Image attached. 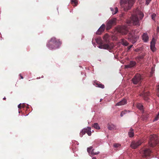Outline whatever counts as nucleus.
Here are the masks:
<instances>
[{
  "mask_svg": "<svg viewBox=\"0 0 159 159\" xmlns=\"http://www.w3.org/2000/svg\"><path fill=\"white\" fill-rule=\"evenodd\" d=\"M138 16H139L140 20L142 19L144 16L143 13L139 10H135L134 14L132 15L131 16L129 20H127V23L128 25L132 24L134 25L137 26L140 25V22L138 18Z\"/></svg>",
  "mask_w": 159,
  "mask_h": 159,
  "instance_id": "f257e3e1",
  "label": "nucleus"
},
{
  "mask_svg": "<svg viewBox=\"0 0 159 159\" xmlns=\"http://www.w3.org/2000/svg\"><path fill=\"white\" fill-rule=\"evenodd\" d=\"M136 0H120V4L125 11H127L133 6Z\"/></svg>",
  "mask_w": 159,
  "mask_h": 159,
  "instance_id": "f03ea898",
  "label": "nucleus"
},
{
  "mask_svg": "<svg viewBox=\"0 0 159 159\" xmlns=\"http://www.w3.org/2000/svg\"><path fill=\"white\" fill-rule=\"evenodd\" d=\"M61 44L59 39L54 37L51 38L48 43L47 46L50 49L58 48Z\"/></svg>",
  "mask_w": 159,
  "mask_h": 159,
  "instance_id": "7ed1b4c3",
  "label": "nucleus"
},
{
  "mask_svg": "<svg viewBox=\"0 0 159 159\" xmlns=\"http://www.w3.org/2000/svg\"><path fill=\"white\" fill-rule=\"evenodd\" d=\"M136 31H137V33H138V31L137 30H132L130 33H129L128 37L126 38L133 43H134L136 42L139 37L137 34H135V33Z\"/></svg>",
  "mask_w": 159,
  "mask_h": 159,
  "instance_id": "20e7f679",
  "label": "nucleus"
},
{
  "mask_svg": "<svg viewBox=\"0 0 159 159\" xmlns=\"http://www.w3.org/2000/svg\"><path fill=\"white\" fill-rule=\"evenodd\" d=\"M148 143L149 146L151 147H153L159 143V139L158 136L155 134L151 135L149 137Z\"/></svg>",
  "mask_w": 159,
  "mask_h": 159,
  "instance_id": "39448f33",
  "label": "nucleus"
},
{
  "mask_svg": "<svg viewBox=\"0 0 159 159\" xmlns=\"http://www.w3.org/2000/svg\"><path fill=\"white\" fill-rule=\"evenodd\" d=\"M129 27L126 25L124 26H120L117 28V30L118 32L123 35L127 34L129 31Z\"/></svg>",
  "mask_w": 159,
  "mask_h": 159,
  "instance_id": "423d86ee",
  "label": "nucleus"
},
{
  "mask_svg": "<svg viewBox=\"0 0 159 159\" xmlns=\"http://www.w3.org/2000/svg\"><path fill=\"white\" fill-rule=\"evenodd\" d=\"M116 23V19L114 18L109 20L106 24V29L107 30L110 29L114 25H115Z\"/></svg>",
  "mask_w": 159,
  "mask_h": 159,
  "instance_id": "0eeeda50",
  "label": "nucleus"
},
{
  "mask_svg": "<svg viewBox=\"0 0 159 159\" xmlns=\"http://www.w3.org/2000/svg\"><path fill=\"white\" fill-rule=\"evenodd\" d=\"M142 79L141 75L140 74H137L132 78V80L134 84H136L140 83Z\"/></svg>",
  "mask_w": 159,
  "mask_h": 159,
  "instance_id": "6e6552de",
  "label": "nucleus"
},
{
  "mask_svg": "<svg viewBox=\"0 0 159 159\" xmlns=\"http://www.w3.org/2000/svg\"><path fill=\"white\" fill-rule=\"evenodd\" d=\"M91 128L90 127H87L86 129H84L82 130L80 133V136L82 137L83 135L86 133H87L89 136L91 135Z\"/></svg>",
  "mask_w": 159,
  "mask_h": 159,
  "instance_id": "1a4fd4ad",
  "label": "nucleus"
},
{
  "mask_svg": "<svg viewBox=\"0 0 159 159\" xmlns=\"http://www.w3.org/2000/svg\"><path fill=\"white\" fill-rule=\"evenodd\" d=\"M142 143V142L141 140H139L138 141H134L131 143L130 146L132 148L135 149L140 145Z\"/></svg>",
  "mask_w": 159,
  "mask_h": 159,
  "instance_id": "9d476101",
  "label": "nucleus"
},
{
  "mask_svg": "<svg viewBox=\"0 0 159 159\" xmlns=\"http://www.w3.org/2000/svg\"><path fill=\"white\" fill-rule=\"evenodd\" d=\"M105 28V25L104 24H102L96 32V34L98 35L101 34L104 31Z\"/></svg>",
  "mask_w": 159,
  "mask_h": 159,
  "instance_id": "9b49d317",
  "label": "nucleus"
},
{
  "mask_svg": "<svg viewBox=\"0 0 159 159\" xmlns=\"http://www.w3.org/2000/svg\"><path fill=\"white\" fill-rule=\"evenodd\" d=\"M143 156L146 157L150 155L151 153V151L149 148H145L142 150Z\"/></svg>",
  "mask_w": 159,
  "mask_h": 159,
  "instance_id": "f8f14e48",
  "label": "nucleus"
},
{
  "mask_svg": "<svg viewBox=\"0 0 159 159\" xmlns=\"http://www.w3.org/2000/svg\"><path fill=\"white\" fill-rule=\"evenodd\" d=\"M136 64V62L133 61H131L129 62V63L127 65H125V68H131L134 67L135 66Z\"/></svg>",
  "mask_w": 159,
  "mask_h": 159,
  "instance_id": "ddd939ff",
  "label": "nucleus"
},
{
  "mask_svg": "<svg viewBox=\"0 0 159 159\" xmlns=\"http://www.w3.org/2000/svg\"><path fill=\"white\" fill-rule=\"evenodd\" d=\"M142 95L143 96L144 99L146 101L148 100V96L150 95V93L148 92L143 91L141 93Z\"/></svg>",
  "mask_w": 159,
  "mask_h": 159,
  "instance_id": "4468645a",
  "label": "nucleus"
},
{
  "mask_svg": "<svg viewBox=\"0 0 159 159\" xmlns=\"http://www.w3.org/2000/svg\"><path fill=\"white\" fill-rule=\"evenodd\" d=\"M155 39L153 38L151 42L150 47L151 50L154 52L156 50V48L155 47Z\"/></svg>",
  "mask_w": 159,
  "mask_h": 159,
  "instance_id": "2eb2a0df",
  "label": "nucleus"
},
{
  "mask_svg": "<svg viewBox=\"0 0 159 159\" xmlns=\"http://www.w3.org/2000/svg\"><path fill=\"white\" fill-rule=\"evenodd\" d=\"M99 48L101 49H110L111 48V47L109 44H106L99 45Z\"/></svg>",
  "mask_w": 159,
  "mask_h": 159,
  "instance_id": "dca6fc26",
  "label": "nucleus"
},
{
  "mask_svg": "<svg viewBox=\"0 0 159 159\" xmlns=\"http://www.w3.org/2000/svg\"><path fill=\"white\" fill-rule=\"evenodd\" d=\"M143 40L145 42H147L149 39V37L146 33H144L142 36Z\"/></svg>",
  "mask_w": 159,
  "mask_h": 159,
  "instance_id": "f3484780",
  "label": "nucleus"
},
{
  "mask_svg": "<svg viewBox=\"0 0 159 159\" xmlns=\"http://www.w3.org/2000/svg\"><path fill=\"white\" fill-rule=\"evenodd\" d=\"M127 103V101L125 99H123L119 102L117 103L116 106H121Z\"/></svg>",
  "mask_w": 159,
  "mask_h": 159,
  "instance_id": "a211bd4d",
  "label": "nucleus"
},
{
  "mask_svg": "<svg viewBox=\"0 0 159 159\" xmlns=\"http://www.w3.org/2000/svg\"><path fill=\"white\" fill-rule=\"evenodd\" d=\"M107 128L110 130H113L116 129V126L111 123H108L107 124Z\"/></svg>",
  "mask_w": 159,
  "mask_h": 159,
  "instance_id": "6ab92c4d",
  "label": "nucleus"
},
{
  "mask_svg": "<svg viewBox=\"0 0 159 159\" xmlns=\"http://www.w3.org/2000/svg\"><path fill=\"white\" fill-rule=\"evenodd\" d=\"M134 130L131 128L130 129L129 131L128 132V135L130 137H132L134 136Z\"/></svg>",
  "mask_w": 159,
  "mask_h": 159,
  "instance_id": "aec40b11",
  "label": "nucleus"
},
{
  "mask_svg": "<svg viewBox=\"0 0 159 159\" xmlns=\"http://www.w3.org/2000/svg\"><path fill=\"white\" fill-rule=\"evenodd\" d=\"M121 43L123 45L125 46H127L129 44L128 42L124 39H121Z\"/></svg>",
  "mask_w": 159,
  "mask_h": 159,
  "instance_id": "412c9836",
  "label": "nucleus"
},
{
  "mask_svg": "<svg viewBox=\"0 0 159 159\" xmlns=\"http://www.w3.org/2000/svg\"><path fill=\"white\" fill-rule=\"evenodd\" d=\"M137 107L139 110H141V111H143V106L142 104L140 103L138 104L137 105Z\"/></svg>",
  "mask_w": 159,
  "mask_h": 159,
  "instance_id": "4be33fe9",
  "label": "nucleus"
},
{
  "mask_svg": "<svg viewBox=\"0 0 159 159\" xmlns=\"http://www.w3.org/2000/svg\"><path fill=\"white\" fill-rule=\"evenodd\" d=\"M112 12V13L113 14H116L118 11V8L117 7H116L115 8V11H114V9L112 8H110Z\"/></svg>",
  "mask_w": 159,
  "mask_h": 159,
  "instance_id": "5701e85b",
  "label": "nucleus"
},
{
  "mask_svg": "<svg viewBox=\"0 0 159 159\" xmlns=\"http://www.w3.org/2000/svg\"><path fill=\"white\" fill-rule=\"evenodd\" d=\"M129 111L125 110L124 111H121L120 113V116L121 117H122L124 115L126 114L127 113H129Z\"/></svg>",
  "mask_w": 159,
  "mask_h": 159,
  "instance_id": "b1692460",
  "label": "nucleus"
},
{
  "mask_svg": "<svg viewBox=\"0 0 159 159\" xmlns=\"http://www.w3.org/2000/svg\"><path fill=\"white\" fill-rule=\"evenodd\" d=\"M92 127L97 129H100V127L97 123H95L92 126Z\"/></svg>",
  "mask_w": 159,
  "mask_h": 159,
  "instance_id": "393cba45",
  "label": "nucleus"
},
{
  "mask_svg": "<svg viewBox=\"0 0 159 159\" xmlns=\"http://www.w3.org/2000/svg\"><path fill=\"white\" fill-rule=\"evenodd\" d=\"M99 152H94L93 151V150H92L91 152L90 153V154L93 156L95 155H97L99 154Z\"/></svg>",
  "mask_w": 159,
  "mask_h": 159,
  "instance_id": "a878e982",
  "label": "nucleus"
},
{
  "mask_svg": "<svg viewBox=\"0 0 159 159\" xmlns=\"http://www.w3.org/2000/svg\"><path fill=\"white\" fill-rule=\"evenodd\" d=\"M99 87L101 88H104V85L100 83H97L96 84Z\"/></svg>",
  "mask_w": 159,
  "mask_h": 159,
  "instance_id": "bb28decb",
  "label": "nucleus"
},
{
  "mask_svg": "<svg viewBox=\"0 0 159 159\" xmlns=\"http://www.w3.org/2000/svg\"><path fill=\"white\" fill-rule=\"evenodd\" d=\"M71 2L72 4H75V6H76L78 4L77 0H71Z\"/></svg>",
  "mask_w": 159,
  "mask_h": 159,
  "instance_id": "cd10ccee",
  "label": "nucleus"
},
{
  "mask_svg": "<svg viewBox=\"0 0 159 159\" xmlns=\"http://www.w3.org/2000/svg\"><path fill=\"white\" fill-rule=\"evenodd\" d=\"M108 37V35L106 34L104 36L103 38L105 41H107Z\"/></svg>",
  "mask_w": 159,
  "mask_h": 159,
  "instance_id": "c85d7f7f",
  "label": "nucleus"
},
{
  "mask_svg": "<svg viewBox=\"0 0 159 159\" xmlns=\"http://www.w3.org/2000/svg\"><path fill=\"white\" fill-rule=\"evenodd\" d=\"M159 119V111L158 114L157 115V116L155 117V118L154 119V121H156L158 120V119Z\"/></svg>",
  "mask_w": 159,
  "mask_h": 159,
  "instance_id": "c756f323",
  "label": "nucleus"
},
{
  "mask_svg": "<svg viewBox=\"0 0 159 159\" xmlns=\"http://www.w3.org/2000/svg\"><path fill=\"white\" fill-rule=\"evenodd\" d=\"M157 96L159 97V84L158 85V86L157 87Z\"/></svg>",
  "mask_w": 159,
  "mask_h": 159,
  "instance_id": "7c9ffc66",
  "label": "nucleus"
},
{
  "mask_svg": "<svg viewBox=\"0 0 159 159\" xmlns=\"http://www.w3.org/2000/svg\"><path fill=\"white\" fill-rule=\"evenodd\" d=\"M92 148H93V147L91 146L88 148L87 151L89 153H90L91 152V150L92 149Z\"/></svg>",
  "mask_w": 159,
  "mask_h": 159,
  "instance_id": "2f4dec72",
  "label": "nucleus"
},
{
  "mask_svg": "<svg viewBox=\"0 0 159 159\" xmlns=\"http://www.w3.org/2000/svg\"><path fill=\"white\" fill-rule=\"evenodd\" d=\"M120 146V145L119 143L114 144L113 145L114 147L115 148H118Z\"/></svg>",
  "mask_w": 159,
  "mask_h": 159,
  "instance_id": "473e14b6",
  "label": "nucleus"
},
{
  "mask_svg": "<svg viewBox=\"0 0 159 159\" xmlns=\"http://www.w3.org/2000/svg\"><path fill=\"white\" fill-rule=\"evenodd\" d=\"M156 15L155 14H153L151 15L152 18V20H154L155 17L156 16Z\"/></svg>",
  "mask_w": 159,
  "mask_h": 159,
  "instance_id": "72a5a7b5",
  "label": "nucleus"
},
{
  "mask_svg": "<svg viewBox=\"0 0 159 159\" xmlns=\"http://www.w3.org/2000/svg\"><path fill=\"white\" fill-rule=\"evenodd\" d=\"M143 56H139L138 57V58L139 59H142L143 58Z\"/></svg>",
  "mask_w": 159,
  "mask_h": 159,
  "instance_id": "f704fd0d",
  "label": "nucleus"
},
{
  "mask_svg": "<svg viewBox=\"0 0 159 159\" xmlns=\"http://www.w3.org/2000/svg\"><path fill=\"white\" fill-rule=\"evenodd\" d=\"M151 1V0H146V4L148 5Z\"/></svg>",
  "mask_w": 159,
  "mask_h": 159,
  "instance_id": "c9c22d12",
  "label": "nucleus"
},
{
  "mask_svg": "<svg viewBox=\"0 0 159 159\" xmlns=\"http://www.w3.org/2000/svg\"><path fill=\"white\" fill-rule=\"evenodd\" d=\"M21 106H22V104H19L18 106V108L19 109L21 108L22 107Z\"/></svg>",
  "mask_w": 159,
  "mask_h": 159,
  "instance_id": "e433bc0d",
  "label": "nucleus"
},
{
  "mask_svg": "<svg viewBox=\"0 0 159 159\" xmlns=\"http://www.w3.org/2000/svg\"><path fill=\"white\" fill-rule=\"evenodd\" d=\"M20 76L21 79H23V76L21 75V74H20Z\"/></svg>",
  "mask_w": 159,
  "mask_h": 159,
  "instance_id": "4c0bfd02",
  "label": "nucleus"
},
{
  "mask_svg": "<svg viewBox=\"0 0 159 159\" xmlns=\"http://www.w3.org/2000/svg\"><path fill=\"white\" fill-rule=\"evenodd\" d=\"M133 46V45H131L129 46L128 48V49H130Z\"/></svg>",
  "mask_w": 159,
  "mask_h": 159,
  "instance_id": "58836bf2",
  "label": "nucleus"
},
{
  "mask_svg": "<svg viewBox=\"0 0 159 159\" xmlns=\"http://www.w3.org/2000/svg\"><path fill=\"white\" fill-rule=\"evenodd\" d=\"M22 107L24 108L25 107V105L24 104H22Z\"/></svg>",
  "mask_w": 159,
  "mask_h": 159,
  "instance_id": "ea45409f",
  "label": "nucleus"
},
{
  "mask_svg": "<svg viewBox=\"0 0 159 159\" xmlns=\"http://www.w3.org/2000/svg\"><path fill=\"white\" fill-rule=\"evenodd\" d=\"M157 32H158L159 31V29L158 27L157 28Z\"/></svg>",
  "mask_w": 159,
  "mask_h": 159,
  "instance_id": "a19ab883",
  "label": "nucleus"
},
{
  "mask_svg": "<svg viewBox=\"0 0 159 159\" xmlns=\"http://www.w3.org/2000/svg\"><path fill=\"white\" fill-rule=\"evenodd\" d=\"M92 159H97L96 157H93V158Z\"/></svg>",
  "mask_w": 159,
  "mask_h": 159,
  "instance_id": "79ce46f5",
  "label": "nucleus"
},
{
  "mask_svg": "<svg viewBox=\"0 0 159 159\" xmlns=\"http://www.w3.org/2000/svg\"><path fill=\"white\" fill-rule=\"evenodd\" d=\"M3 99L5 100L6 99V98L5 97L3 98Z\"/></svg>",
  "mask_w": 159,
  "mask_h": 159,
  "instance_id": "37998d69",
  "label": "nucleus"
}]
</instances>
